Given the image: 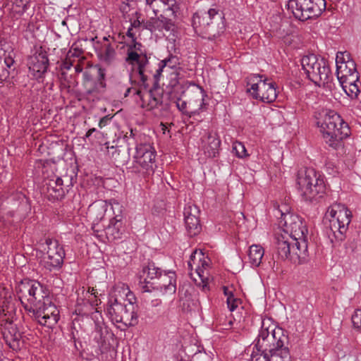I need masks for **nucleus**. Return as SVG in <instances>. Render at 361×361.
<instances>
[{"mask_svg":"<svg viewBox=\"0 0 361 361\" xmlns=\"http://www.w3.org/2000/svg\"><path fill=\"white\" fill-rule=\"evenodd\" d=\"M247 91L255 99L271 103L276 100L277 92L274 83L268 82L263 75L252 74L247 77Z\"/></svg>","mask_w":361,"mask_h":361,"instance_id":"obj_11","label":"nucleus"},{"mask_svg":"<svg viewBox=\"0 0 361 361\" xmlns=\"http://www.w3.org/2000/svg\"><path fill=\"white\" fill-rule=\"evenodd\" d=\"M325 0H288V11L300 21L319 17L326 9Z\"/></svg>","mask_w":361,"mask_h":361,"instance_id":"obj_10","label":"nucleus"},{"mask_svg":"<svg viewBox=\"0 0 361 361\" xmlns=\"http://www.w3.org/2000/svg\"><path fill=\"white\" fill-rule=\"evenodd\" d=\"M82 75L85 81L89 82L92 80V76L89 72L85 71Z\"/></svg>","mask_w":361,"mask_h":361,"instance_id":"obj_47","label":"nucleus"},{"mask_svg":"<svg viewBox=\"0 0 361 361\" xmlns=\"http://www.w3.org/2000/svg\"><path fill=\"white\" fill-rule=\"evenodd\" d=\"M71 66H72L71 62L66 61L63 63V64L61 66V68L63 71H64V70L68 71L71 69Z\"/></svg>","mask_w":361,"mask_h":361,"instance_id":"obj_45","label":"nucleus"},{"mask_svg":"<svg viewBox=\"0 0 361 361\" xmlns=\"http://www.w3.org/2000/svg\"><path fill=\"white\" fill-rule=\"evenodd\" d=\"M159 1L164 5V7L176 1L175 0H159Z\"/></svg>","mask_w":361,"mask_h":361,"instance_id":"obj_49","label":"nucleus"},{"mask_svg":"<svg viewBox=\"0 0 361 361\" xmlns=\"http://www.w3.org/2000/svg\"><path fill=\"white\" fill-rule=\"evenodd\" d=\"M180 58L176 55L170 54L166 58L159 61V68L154 75L155 80L159 81V78L161 77L165 67H168L173 70H177L180 68Z\"/></svg>","mask_w":361,"mask_h":361,"instance_id":"obj_26","label":"nucleus"},{"mask_svg":"<svg viewBox=\"0 0 361 361\" xmlns=\"http://www.w3.org/2000/svg\"><path fill=\"white\" fill-rule=\"evenodd\" d=\"M141 47V44L138 42H135L134 44V48L135 49H140V47Z\"/></svg>","mask_w":361,"mask_h":361,"instance_id":"obj_54","label":"nucleus"},{"mask_svg":"<svg viewBox=\"0 0 361 361\" xmlns=\"http://www.w3.org/2000/svg\"><path fill=\"white\" fill-rule=\"evenodd\" d=\"M336 76L340 84L350 78H359V73L356 70L355 63L353 60L345 61L343 54L336 55Z\"/></svg>","mask_w":361,"mask_h":361,"instance_id":"obj_18","label":"nucleus"},{"mask_svg":"<svg viewBox=\"0 0 361 361\" xmlns=\"http://www.w3.org/2000/svg\"><path fill=\"white\" fill-rule=\"evenodd\" d=\"M195 86L200 90V92L201 94V103L200 104L199 110H201L203 108V106L205 105L204 100L205 98L207 97V92L204 91V90L200 85H195Z\"/></svg>","mask_w":361,"mask_h":361,"instance_id":"obj_39","label":"nucleus"},{"mask_svg":"<svg viewBox=\"0 0 361 361\" xmlns=\"http://www.w3.org/2000/svg\"><path fill=\"white\" fill-rule=\"evenodd\" d=\"M296 185L299 195L305 201H311L326 190L324 176L312 168L298 173Z\"/></svg>","mask_w":361,"mask_h":361,"instance_id":"obj_8","label":"nucleus"},{"mask_svg":"<svg viewBox=\"0 0 361 361\" xmlns=\"http://www.w3.org/2000/svg\"><path fill=\"white\" fill-rule=\"evenodd\" d=\"M160 291L165 295H173L176 291V274L173 271H164L159 277Z\"/></svg>","mask_w":361,"mask_h":361,"instance_id":"obj_23","label":"nucleus"},{"mask_svg":"<svg viewBox=\"0 0 361 361\" xmlns=\"http://www.w3.org/2000/svg\"><path fill=\"white\" fill-rule=\"evenodd\" d=\"M323 137L331 147L346 138L350 135V128L347 123L334 111H327L317 122Z\"/></svg>","mask_w":361,"mask_h":361,"instance_id":"obj_6","label":"nucleus"},{"mask_svg":"<svg viewBox=\"0 0 361 361\" xmlns=\"http://www.w3.org/2000/svg\"><path fill=\"white\" fill-rule=\"evenodd\" d=\"M173 19V17L160 15L154 20V24L159 30H165L170 31L173 29L175 25Z\"/></svg>","mask_w":361,"mask_h":361,"instance_id":"obj_31","label":"nucleus"},{"mask_svg":"<svg viewBox=\"0 0 361 361\" xmlns=\"http://www.w3.org/2000/svg\"><path fill=\"white\" fill-rule=\"evenodd\" d=\"M325 217L329 220L326 233L330 241H343L352 219V212L344 204L335 203L328 208Z\"/></svg>","mask_w":361,"mask_h":361,"instance_id":"obj_5","label":"nucleus"},{"mask_svg":"<svg viewBox=\"0 0 361 361\" xmlns=\"http://www.w3.org/2000/svg\"><path fill=\"white\" fill-rule=\"evenodd\" d=\"M114 205H115V206H117V207H119V206H120L118 202H116V203L114 204Z\"/></svg>","mask_w":361,"mask_h":361,"instance_id":"obj_58","label":"nucleus"},{"mask_svg":"<svg viewBox=\"0 0 361 361\" xmlns=\"http://www.w3.org/2000/svg\"><path fill=\"white\" fill-rule=\"evenodd\" d=\"M143 105L148 109L152 110L157 108L161 103L159 95H157L152 90L146 92L142 97Z\"/></svg>","mask_w":361,"mask_h":361,"instance_id":"obj_29","label":"nucleus"},{"mask_svg":"<svg viewBox=\"0 0 361 361\" xmlns=\"http://www.w3.org/2000/svg\"><path fill=\"white\" fill-rule=\"evenodd\" d=\"M156 155V150L150 144L139 143L135 146L134 162L140 166L145 173L152 174L154 172Z\"/></svg>","mask_w":361,"mask_h":361,"instance_id":"obj_14","label":"nucleus"},{"mask_svg":"<svg viewBox=\"0 0 361 361\" xmlns=\"http://www.w3.org/2000/svg\"><path fill=\"white\" fill-rule=\"evenodd\" d=\"M192 26L197 35L215 40L226 31L225 16L222 11L215 8L207 11L199 10L192 15Z\"/></svg>","mask_w":361,"mask_h":361,"instance_id":"obj_4","label":"nucleus"},{"mask_svg":"<svg viewBox=\"0 0 361 361\" xmlns=\"http://www.w3.org/2000/svg\"><path fill=\"white\" fill-rule=\"evenodd\" d=\"M177 108L181 111H183L187 106V103L185 101H179L176 103Z\"/></svg>","mask_w":361,"mask_h":361,"instance_id":"obj_44","label":"nucleus"},{"mask_svg":"<svg viewBox=\"0 0 361 361\" xmlns=\"http://www.w3.org/2000/svg\"><path fill=\"white\" fill-rule=\"evenodd\" d=\"M300 63L307 78L316 85L324 86L331 81L332 73L324 58L311 54L303 56Z\"/></svg>","mask_w":361,"mask_h":361,"instance_id":"obj_7","label":"nucleus"},{"mask_svg":"<svg viewBox=\"0 0 361 361\" xmlns=\"http://www.w3.org/2000/svg\"><path fill=\"white\" fill-rule=\"evenodd\" d=\"M109 37H104L102 40L94 43V49L99 59L106 63H111L116 56V48L109 42Z\"/></svg>","mask_w":361,"mask_h":361,"instance_id":"obj_19","label":"nucleus"},{"mask_svg":"<svg viewBox=\"0 0 361 361\" xmlns=\"http://www.w3.org/2000/svg\"><path fill=\"white\" fill-rule=\"evenodd\" d=\"M126 61L132 65L137 66V73L141 80L145 82L147 80L145 75V67L148 63V59L145 55H140L136 51L128 50Z\"/></svg>","mask_w":361,"mask_h":361,"instance_id":"obj_25","label":"nucleus"},{"mask_svg":"<svg viewBox=\"0 0 361 361\" xmlns=\"http://www.w3.org/2000/svg\"><path fill=\"white\" fill-rule=\"evenodd\" d=\"M221 140L217 134L212 132H205L201 137V148L204 154L209 157H216L219 152Z\"/></svg>","mask_w":361,"mask_h":361,"instance_id":"obj_20","label":"nucleus"},{"mask_svg":"<svg viewBox=\"0 0 361 361\" xmlns=\"http://www.w3.org/2000/svg\"><path fill=\"white\" fill-rule=\"evenodd\" d=\"M97 79L98 82H105L106 70L100 66L97 68Z\"/></svg>","mask_w":361,"mask_h":361,"instance_id":"obj_40","label":"nucleus"},{"mask_svg":"<svg viewBox=\"0 0 361 361\" xmlns=\"http://www.w3.org/2000/svg\"><path fill=\"white\" fill-rule=\"evenodd\" d=\"M232 150L239 159H245L249 157L245 145L241 142H234L232 145Z\"/></svg>","mask_w":361,"mask_h":361,"instance_id":"obj_34","label":"nucleus"},{"mask_svg":"<svg viewBox=\"0 0 361 361\" xmlns=\"http://www.w3.org/2000/svg\"><path fill=\"white\" fill-rule=\"evenodd\" d=\"M264 250L260 245H252L249 249L248 257L250 263L253 267H257L262 262V259L264 256Z\"/></svg>","mask_w":361,"mask_h":361,"instance_id":"obj_28","label":"nucleus"},{"mask_svg":"<svg viewBox=\"0 0 361 361\" xmlns=\"http://www.w3.org/2000/svg\"><path fill=\"white\" fill-rule=\"evenodd\" d=\"M325 171L332 176H335L338 173L337 168L331 162H327L325 164Z\"/></svg>","mask_w":361,"mask_h":361,"instance_id":"obj_38","label":"nucleus"},{"mask_svg":"<svg viewBox=\"0 0 361 361\" xmlns=\"http://www.w3.org/2000/svg\"><path fill=\"white\" fill-rule=\"evenodd\" d=\"M136 172H140V170L137 169L135 171Z\"/></svg>","mask_w":361,"mask_h":361,"instance_id":"obj_59","label":"nucleus"},{"mask_svg":"<svg viewBox=\"0 0 361 361\" xmlns=\"http://www.w3.org/2000/svg\"><path fill=\"white\" fill-rule=\"evenodd\" d=\"M289 338L269 319H263L250 361H291Z\"/></svg>","mask_w":361,"mask_h":361,"instance_id":"obj_2","label":"nucleus"},{"mask_svg":"<svg viewBox=\"0 0 361 361\" xmlns=\"http://www.w3.org/2000/svg\"><path fill=\"white\" fill-rule=\"evenodd\" d=\"M75 71L77 73H80V72L82 71V68L81 66L77 65V66H75Z\"/></svg>","mask_w":361,"mask_h":361,"instance_id":"obj_53","label":"nucleus"},{"mask_svg":"<svg viewBox=\"0 0 361 361\" xmlns=\"http://www.w3.org/2000/svg\"><path fill=\"white\" fill-rule=\"evenodd\" d=\"M115 219H116V222L119 221L121 219V217L118 215H116Z\"/></svg>","mask_w":361,"mask_h":361,"instance_id":"obj_56","label":"nucleus"},{"mask_svg":"<svg viewBox=\"0 0 361 361\" xmlns=\"http://www.w3.org/2000/svg\"><path fill=\"white\" fill-rule=\"evenodd\" d=\"M47 190L52 200H61L68 192V188L63 186V180L60 177L49 179L47 183Z\"/></svg>","mask_w":361,"mask_h":361,"instance_id":"obj_24","label":"nucleus"},{"mask_svg":"<svg viewBox=\"0 0 361 361\" xmlns=\"http://www.w3.org/2000/svg\"><path fill=\"white\" fill-rule=\"evenodd\" d=\"M140 21H139V20H134V21L131 23V25H130V27H132V28H133V27H139V26H140Z\"/></svg>","mask_w":361,"mask_h":361,"instance_id":"obj_51","label":"nucleus"},{"mask_svg":"<svg viewBox=\"0 0 361 361\" xmlns=\"http://www.w3.org/2000/svg\"><path fill=\"white\" fill-rule=\"evenodd\" d=\"M155 1L156 0H145V4L147 6H149V8H151L153 11L154 15L157 16L159 10L155 8L153 4Z\"/></svg>","mask_w":361,"mask_h":361,"instance_id":"obj_43","label":"nucleus"},{"mask_svg":"<svg viewBox=\"0 0 361 361\" xmlns=\"http://www.w3.org/2000/svg\"><path fill=\"white\" fill-rule=\"evenodd\" d=\"M13 47L7 42L0 43V85L8 78L10 73L16 69Z\"/></svg>","mask_w":361,"mask_h":361,"instance_id":"obj_17","label":"nucleus"},{"mask_svg":"<svg viewBox=\"0 0 361 361\" xmlns=\"http://www.w3.org/2000/svg\"><path fill=\"white\" fill-rule=\"evenodd\" d=\"M106 82L94 81L92 86L87 90V94L99 99L106 89Z\"/></svg>","mask_w":361,"mask_h":361,"instance_id":"obj_32","label":"nucleus"},{"mask_svg":"<svg viewBox=\"0 0 361 361\" xmlns=\"http://www.w3.org/2000/svg\"><path fill=\"white\" fill-rule=\"evenodd\" d=\"M162 272L160 268L156 267L154 263H149L147 266L143 267L140 276L148 283L147 279L159 278Z\"/></svg>","mask_w":361,"mask_h":361,"instance_id":"obj_30","label":"nucleus"},{"mask_svg":"<svg viewBox=\"0 0 361 361\" xmlns=\"http://www.w3.org/2000/svg\"><path fill=\"white\" fill-rule=\"evenodd\" d=\"M197 207L188 205L184 208V221L185 228L190 236L196 235L200 231L201 227L199 219L192 212H197Z\"/></svg>","mask_w":361,"mask_h":361,"instance_id":"obj_22","label":"nucleus"},{"mask_svg":"<svg viewBox=\"0 0 361 361\" xmlns=\"http://www.w3.org/2000/svg\"><path fill=\"white\" fill-rule=\"evenodd\" d=\"M359 78H350L340 84L345 94L351 99H356L360 92L359 85Z\"/></svg>","mask_w":361,"mask_h":361,"instance_id":"obj_27","label":"nucleus"},{"mask_svg":"<svg viewBox=\"0 0 361 361\" xmlns=\"http://www.w3.org/2000/svg\"><path fill=\"white\" fill-rule=\"evenodd\" d=\"M108 203L105 201H98L94 202L90 209L91 212H94L96 213V219L98 221H101L107 210Z\"/></svg>","mask_w":361,"mask_h":361,"instance_id":"obj_33","label":"nucleus"},{"mask_svg":"<svg viewBox=\"0 0 361 361\" xmlns=\"http://www.w3.org/2000/svg\"><path fill=\"white\" fill-rule=\"evenodd\" d=\"M49 66L47 53L40 47L28 58L27 66L30 75L35 80L44 78Z\"/></svg>","mask_w":361,"mask_h":361,"instance_id":"obj_16","label":"nucleus"},{"mask_svg":"<svg viewBox=\"0 0 361 361\" xmlns=\"http://www.w3.org/2000/svg\"><path fill=\"white\" fill-rule=\"evenodd\" d=\"M277 254L282 259H289L294 264H302L308 259L307 241L302 238L290 241L287 236L276 235Z\"/></svg>","mask_w":361,"mask_h":361,"instance_id":"obj_9","label":"nucleus"},{"mask_svg":"<svg viewBox=\"0 0 361 361\" xmlns=\"http://www.w3.org/2000/svg\"><path fill=\"white\" fill-rule=\"evenodd\" d=\"M233 320H230L228 322V328L231 327L233 326Z\"/></svg>","mask_w":361,"mask_h":361,"instance_id":"obj_55","label":"nucleus"},{"mask_svg":"<svg viewBox=\"0 0 361 361\" xmlns=\"http://www.w3.org/2000/svg\"><path fill=\"white\" fill-rule=\"evenodd\" d=\"M87 293H90V295H94V297H96V294L97 293V290L94 288H92L91 290L89 289V290L87 291Z\"/></svg>","mask_w":361,"mask_h":361,"instance_id":"obj_52","label":"nucleus"},{"mask_svg":"<svg viewBox=\"0 0 361 361\" xmlns=\"http://www.w3.org/2000/svg\"><path fill=\"white\" fill-rule=\"evenodd\" d=\"M133 30V28L132 27H129L127 30V32H126V35L129 37H130L133 41H135V34L132 32Z\"/></svg>","mask_w":361,"mask_h":361,"instance_id":"obj_46","label":"nucleus"},{"mask_svg":"<svg viewBox=\"0 0 361 361\" xmlns=\"http://www.w3.org/2000/svg\"><path fill=\"white\" fill-rule=\"evenodd\" d=\"M111 118V117H110L109 116H105L102 117L99 122V127L100 128H102L104 126H107Z\"/></svg>","mask_w":361,"mask_h":361,"instance_id":"obj_41","label":"nucleus"},{"mask_svg":"<svg viewBox=\"0 0 361 361\" xmlns=\"http://www.w3.org/2000/svg\"><path fill=\"white\" fill-rule=\"evenodd\" d=\"M1 334L6 344L13 350L20 348V334L16 326L11 322H6L1 327Z\"/></svg>","mask_w":361,"mask_h":361,"instance_id":"obj_21","label":"nucleus"},{"mask_svg":"<svg viewBox=\"0 0 361 361\" xmlns=\"http://www.w3.org/2000/svg\"><path fill=\"white\" fill-rule=\"evenodd\" d=\"M16 293L30 318L39 324L54 327L59 320V310L47 298L44 286L38 281L22 280L16 288Z\"/></svg>","mask_w":361,"mask_h":361,"instance_id":"obj_1","label":"nucleus"},{"mask_svg":"<svg viewBox=\"0 0 361 361\" xmlns=\"http://www.w3.org/2000/svg\"><path fill=\"white\" fill-rule=\"evenodd\" d=\"M188 267L191 279L195 283L202 284L203 290L207 289L209 259L201 250H196L190 255Z\"/></svg>","mask_w":361,"mask_h":361,"instance_id":"obj_12","label":"nucleus"},{"mask_svg":"<svg viewBox=\"0 0 361 361\" xmlns=\"http://www.w3.org/2000/svg\"><path fill=\"white\" fill-rule=\"evenodd\" d=\"M223 291H224V294L226 297V298H232L234 296L233 290L231 288H228L227 286H224Z\"/></svg>","mask_w":361,"mask_h":361,"instance_id":"obj_42","label":"nucleus"},{"mask_svg":"<svg viewBox=\"0 0 361 361\" xmlns=\"http://www.w3.org/2000/svg\"><path fill=\"white\" fill-rule=\"evenodd\" d=\"M45 243L47 246V257L44 261V267L49 271L59 270L63 264L66 255L63 247L57 240L53 238H47Z\"/></svg>","mask_w":361,"mask_h":361,"instance_id":"obj_15","label":"nucleus"},{"mask_svg":"<svg viewBox=\"0 0 361 361\" xmlns=\"http://www.w3.org/2000/svg\"><path fill=\"white\" fill-rule=\"evenodd\" d=\"M179 9V6L177 4L176 1L164 7L163 10V14L164 16L169 17H173V18H176L177 15V12Z\"/></svg>","mask_w":361,"mask_h":361,"instance_id":"obj_35","label":"nucleus"},{"mask_svg":"<svg viewBox=\"0 0 361 361\" xmlns=\"http://www.w3.org/2000/svg\"><path fill=\"white\" fill-rule=\"evenodd\" d=\"M280 226L283 227L285 233L283 236H287L289 240L306 238L307 228L302 219L298 215L281 212L279 220Z\"/></svg>","mask_w":361,"mask_h":361,"instance_id":"obj_13","label":"nucleus"},{"mask_svg":"<svg viewBox=\"0 0 361 361\" xmlns=\"http://www.w3.org/2000/svg\"><path fill=\"white\" fill-rule=\"evenodd\" d=\"M353 327L357 329H361V310L356 309L351 317Z\"/></svg>","mask_w":361,"mask_h":361,"instance_id":"obj_36","label":"nucleus"},{"mask_svg":"<svg viewBox=\"0 0 361 361\" xmlns=\"http://www.w3.org/2000/svg\"><path fill=\"white\" fill-rule=\"evenodd\" d=\"M136 298L128 286L116 284L110 292L105 310L106 316L114 324L135 326L138 324Z\"/></svg>","mask_w":361,"mask_h":361,"instance_id":"obj_3","label":"nucleus"},{"mask_svg":"<svg viewBox=\"0 0 361 361\" xmlns=\"http://www.w3.org/2000/svg\"><path fill=\"white\" fill-rule=\"evenodd\" d=\"M226 304L228 310L231 312H233L236 310L240 304V300L235 297L226 298Z\"/></svg>","mask_w":361,"mask_h":361,"instance_id":"obj_37","label":"nucleus"},{"mask_svg":"<svg viewBox=\"0 0 361 361\" xmlns=\"http://www.w3.org/2000/svg\"><path fill=\"white\" fill-rule=\"evenodd\" d=\"M97 131V129L93 128H90V130H88L85 134V138H89L92 134L94 132Z\"/></svg>","mask_w":361,"mask_h":361,"instance_id":"obj_48","label":"nucleus"},{"mask_svg":"<svg viewBox=\"0 0 361 361\" xmlns=\"http://www.w3.org/2000/svg\"><path fill=\"white\" fill-rule=\"evenodd\" d=\"M62 25H66V21H65V20H63V21H62Z\"/></svg>","mask_w":361,"mask_h":361,"instance_id":"obj_57","label":"nucleus"},{"mask_svg":"<svg viewBox=\"0 0 361 361\" xmlns=\"http://www.w3.org/2000/svg\"><path fill=\"white\" fill-rule=\"evenodd\" d=\"M161 303V300L159 299H156L152 301V305L153 307H156L159 305Z\"/></svg>","mask_w":361,"mask_h":361,"instance_id":"obj_50","label":"nucleus"}]
</instances>
